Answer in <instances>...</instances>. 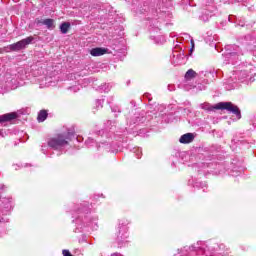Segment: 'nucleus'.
<instances>
[{"mask_svg": "<svg viewBox=\"0 0 256 256\" xmlns=\"http://www.w3.org/2000/svg\"><path fill=\"white\" fill-rule=\"evenodd\" d=\"M168 89H169V91H173L174 90V86L173 85H168Z\"/></svg>", "mask_w": 256, "mask_h": 256, "instance_id": "7c9ffc66", "label": "nucleus"}, {"mask_svg": "<svg viewBox=\"0 0 256 256\" xmlns=\"http://www.w3.org/2000/svg\"><path fill=\"white\" fill-rule=\"evenodd\" d=\"M184 37H186V39H191V36L189 34H184Z\"/></svg>", "mask_w": 256, "mask_h": 256, "instance_id": "2f4dec72", "label": "nucleus"}, {"mask_svg": "<svg viewBox=\"0 0 256 256\" xmlns=\"http://www.w3.org/2000/svg\"><path fill=\"white\" fill-rule=\"evenodd\" d=\"M236 77L238 78V81H241V83H243V81H245L247 77H249V71L248 70L238 71L236 72Z\"/></svg>", "mask_w": 256, "mask_h": 256, "instance_id": "f8f14e48", "label": "nucleus"}, {"mask_svg": "<svg viewBox=\"0 0 256 256\" xmlns=\"http://www.w3.org/2000/svg\"><path fill=\"white\" fill-rule=\"evenodd\" d=\"M252 125H253L254 129H256V116L254 117V120H253V122H252Z\"/></svg>", "mask_w": 256, "mask_h": 256, "instance_id": "c85d7f7f", "label": "nucleus"}, {"mask_svg": "<svg viewBox=\"0 0 256 256\" xmlns=\"http://www.w3.org/2000/svg\"><path fill=\"white\" fill-rule=\"evenodd\" d=\"M85 144L87 145V147H93V145L97 146V143L95 142V140L93 138H88L86 140Z\"/></svg>", "mask_w": 256, "mask_h": 256, "instance_id": "6ab92c4d", "label": "nucleus"}, {"mask_svg": "<svg viewBox=\"0 0 256 256\" xmlns=\"http://www.w3.org/2000/svg\"><path fill=\"white\" fill-rule=\"evenodd\" d=\"M43 25H46L47 29H53V19H45Z\"/></svg>", "mask_w": 256, "mask_h": 256, "instance_id": "dca6fc26", "label": "nucleus"}, {"mask_svg": "<svg viewBox=\"0 0 256 256\" xmlns=\"http://www.w3.org/2000/svg\"><path fill=\"white\" fill-rule=\"evenodd\" d=\"M100 91H104V93H108L111 90V85L103 84L99 87Z\"/></svg>", "mask_w": 256, "mask_h": 256, "instance_id": "f3484780", "label": "nucleus"}, {"mask_svg": "<svg viewBox=\"0 0 256 256\" xmlns=\"http://www.w3.org/2000/svg\"><path fill=\"white\" fill-rule=\"evenodd\" d=\"M96 107L97 109H102L103 108V100H96Z\"/></svg>", "mask_w": 256, "mask_h": 256, "instance_id": "5701e85b", "label": "nucleus"}, {"mask_svg": "<svg viewBox=\"0 0 256 256\" xmlns=\"http://www.w3.org/2000/svg\"><path fill=\"white\" fill-rule=\"evenodd\" d=\"M134 153H135L137 159H141V155H142V153H143V151L141 150V148H135V149H134Z\"/></svg>", "mask_w": 256, "mask_h": 256, "instance_id": "412c9836", "label": "nucleus"}, {"mask_svg": "<svg viewBox=\"0 0 256 256\" xmlns=\"http://www.w3.org/2000/svg\"><path fill=\"white\" fill-rule=\"evenodd\" d=\"M191 249L192 251H201L205 248L203 246H199V243H197V246H192Z\"/></svg>", "mask_w": 256, "mask_h": 256, "instance_id": "4be33fe9", "label": "nucleus"}, {"mask_svg": "<svg viewBox=\"0 0 256 256\" xmlns=\"http://www.w3.org/2000/svg\"><path fill=\"white\" fill-rule=\"evenodd\" d=\"M70 27H71V24L69 22H63L60 25L61 33H63V35H66V33L69 31Z\"/></svg>", "mask_w": 256, "mask_h": 256, "instance_id": "ddd939ff", "label": "nucleus"}, {"mask_svg": "<svg viewBox=\"0 0 256 256\" xmlns=\"http://www.w3.org/2000/svg\"><path fill=\"white\" fill-rule=\"evenodd\" d=\"M86 226L87 227H91V229H96V227H97V219L94 218L92 221L87 222Z\"/></svg>", "mask_w": 256, "mask_h": 256, "instance_id": "a211bd4d", "label": "nucleus"}, {"mask_svg": "<svg viewBox=\"0 0 256 256\" xmlns=\"http://www.w3.org/2000/svg\"><path fill=\"white\" fill-rule=\"evenodd\" d=\"M47 111L42 110L39 112L37 120L39 123H43V121H45V119H47Z\"/></svg>", "mask_w": 256, "mask_h": 256, "instance_id": "2eb2a0df", "label": "nucleus"}, {"mask_svg": "<svg viewBox=\"0 0 256 256\" xmlns=\"http://www.w3.org/2000/svg\"><path fill=\"white\" fill-rule=\"evenodd\" d=\"M212 9H213V10H211V13H213V11H214L215 7H212Z\"/></svg>", "mask_w": 256, "mask_h": 256, "instance_id": "473e14b6", "label": "nucleus"}, {"mask_svg": "<svg viewBox=\"0 0 256 256\" xmlns=\"http://www.w3.org/2000/svg\"><path fill=\"white\" fill-rule=\"evenodd\" d=\"M185 51L181 46L176 45L172 52V63L173 65H185Z\"/></svg>", "mask_w": 256, "mask_h": 256, "instance_id": "39448f33", "label": "nucleus"}, {"mask_svg": "<svg viewBox=\"0 0 256 256\" xmlns=\"http://www.w3.org/2000/svg\"><path fill=\"white\" fill-rule=\"evenodd\" d=\"M191 45L192 48L190 49V51H193V49H195V42L193 41V39H191Z\"/></svg>", "mask_w": 256, "mask_h": 256, "instance_id": "bb28decb", "label": "nucleus"}, {"mask_svg": "<svg viewBox=\"0 0 256 256\" xmlns=\"http://www.w3.org/2000/svg\"><path fill=\"white\" fill-rule=\"evenodd\" d=\"M73 133L68 132L67 134H59L57 137H54L48 141V146L51 149H55L56 151H61L63 147L69 145V141H71V136Z\"/></svg>", "mask_w": 256, "mask_h": 256, "instance_id": "f03ea898", "label": "nucleus"}, {"mask_svg": "<svg viewBox=\"0 0 256 256\" xmlns=\"http://www.w3.org/2000/svg\"><path fill=\"white\" fill-rule=\"evenodd\" d=\"M8 219L7 218H0V223H7Z\"/></svg>", "mask_w": 256, "mask_h": 256, "instance_id": "cd10ccee", "label": "nucleus"}, {"mask_svg": "<svg viewBox=\"0 0 256 256\" xmlns=\"http://www.w3.org/2000/svg\"><path fill=\"white\" fill-rule=\"evenodd\" d=\"M62 255L63 256H73V255H71V252H69V250H63Z\"/></svg>", "mask_w": 256, "mask_h": 256, "instance_id": "a878e982", "label": "nucleus"}, {"mask_svg": "<svg viewBox=\"0 0 256 256\" xmlns=\"http://www.w3.org/2000/svg\"><path fill=\"white\" fill-rule=\"evenodd\" d=\"M112 111H113L114 113H117V112L119 113V112H120L119 108H117V107H116V108H112Z\"/></svg>", "mask_w": 256, "mask_h": 256, "instance_id": "c756f323", "label": "nucleus"}, {"mask_svg": "<svg viewBox=\"0 0 256 256\" xmlns=\"http://www.w3.org/2000/svg\"><path fill=\"white\" fill-rule=\"evenodd\" d=\"M80 89H81V86L70 87V91H73L74 93H77V91H79Z\"/></svg>", "mask_w": 256, "mask_h": 256, "instance_id": "393cba45", "label": "nucleus"}, {"mask_svg": "<svg viewBox=\"0 0 256 256\" xmlns=\"http://www.w3.org/2000/svg\"><path fill=\"white\" fill-rule=\"evenodd\" d=\"M150 39L154 41L156 45H163V43H165V36L161 34V30L159 28L150 29Z\"/></svg>", "mask_w": 256, "mask_h": 256, "instance_id": "0eeeda50", "label": "nucleus"}, {"mask_svg": "<svg viewBox=\"0 0 256 256\" xmlns=\"http://www.w3.org/2000/svg\"><path fill=\"white\" fill-rule=\"evenodd\" d=\"M17 117H19V114H17V112L0 115V125H3L4 123H10V121H15Z\"/></svg>", "mask_w": 256, "mask_h": 256, "instance_id": "1a4fd4ad", "label": "nucleus"}, {"mask_svg": "<svg viewBox=\"0 0 256 256\" xmlns=\"http://www.w3.org/2000/svg\"><path fill=\"white\" fill-rule=\"evenodd\" d=\"M5 189V185H0V193L1 191H4ZM11 209H13V201L10 197H1L0 198V213H2L3 215H7V213H9V211H11Z\"/></svg>", "mask_w": 256, "mask_h": 256, "instance_id": "20e7f679", "label": "nucleus"}, {"mask_svg": "<svg viewBox=\"0 0 256 256\" xmlns=\"http://www.w3.org/2000/svg\"><path fill=\"white\" fill-rule=\"evenodd\" d=\"M202 109L205 111H213L215 109H220L221 111H228V113H233L236 115V119H241V110L237 105L232 104L231 102H219L215 106H211L209 103L201 104Z\"/></svg>", "mask_w": 256, "mask_h": 256, "instance_id": "f257e3e1", "label": "nucleus"}, {"mask_svg": "<svg viewBox=\"0 0 256 256\" xmlns=\"http://www.w3.org/2000/svg\"><path fill=\"white\" fill-rule=\"evenodd\" d=\"M105 53H107V49L105 48H92L90 50L92 57H101V55H105Z\"/></svg>", "mask_w": 256, "mask_h": 256, "instance_id": "9b49d317", "label": "nucleus"}, {"mask_svg": "<svg viewBox=\"0 0 256 256\" xmlns=\"http://www.w3.org/2000/svg\"><path fill=\"white\" fill-rule=\"evenodd\" d=\"M128 231L129 229L125 225L119 227L118 239H120V247L127 245V239L129 237Z\"/></svg>", "mask_w": 256, "mask_h": 256, "instance_id": "6e6552de", "label": "nucleus"}, {"mask_svg": "<svg viewBox=\"0 0 256 256\" xmlns=\"http://www.w3.org/2000/svg\"><path fill=\"white\" fill-rule=\"evenodd\" d=\"M193 139L195 136L192 133H186L180 137L179 142L183 144L193 143Z\"/></svg>", "mask_w": 256, "mask_h": 256, "instance_id": "9d476101", "label": "nucleus"}, {"mask_svg": "<svg viewBox=\"0 0 256 256\" xmlns=\"http://www.w3.org/2000/svg\"><path fill=\"white\" fill-rule=\"evenodd\" d=\"M239 55H243L239 46L237 45L225 46L224 57H225V61H227L228 63L235 65V63L239 61Z\"/></svg>", "mask_w": 256, "mask_h": 256, "instance_id": "7ed1b4c3", "label": "nucleus"}, {"mask_svg": "<svg viewBox=\"0 0 256 256\" xmlns=\"http://www.w3.org/2000/svg\"><path fill=\"white\" fill-rule=\"evenodd\" d=\"M210 17H213V14H209V13L205 12V13L200 17V19H201V21H209V18H210Z\"/></svg>", "mask_w": 256, "mask_h": 256, "instance_id": "aec40b11", "label": "nucleus"}, {"mask_svg": "<svg viewBox=\"0 0 256 256\" xmlns=\"http://www.w3.org/2000/svg\"><path fill=\"white\" fill-rule=\"evenodd\" d=\"M195 77H197V72H195L193 69H189L185 74V79L187 81L195 79Z\"/></svg>", "mask_w": 256, "mask_h": 256, "instance_id": "4468645a", "label": "nucleus"}, {"mask_svg": "<svg viewBox=\"0 0 256 256\" xmlns=\"http://www.w3.org/2000/svg\"><path fill=\"white\" fill-rule=\"evenodd\" d=\"M33 41H35V38L33 36H29V37L24 38L14 44H11L9 46V49L11 51H21V49H25V47H27V45H31V43H33Z\"/></svg>", "mask_w": 256, "mask_h": 256, "instance_id": "423d86ee", "label": "nucleus"}, {"mask_svg": "<svg viewBox=\"0 0 256 256\" xmlns=\"http://www.w3.org/2000/svg\"><path fill=\"white\" fill-rule=\"evenodd\" d=\"M195 187H201V189H203V191H205V189H207V184L206 183H200L199 184H195Z\"/></svg>", "mask_w": 256, "mask_h": 256, "instance_id": "b1692460", "label": "nucleus"}]
</instances>
